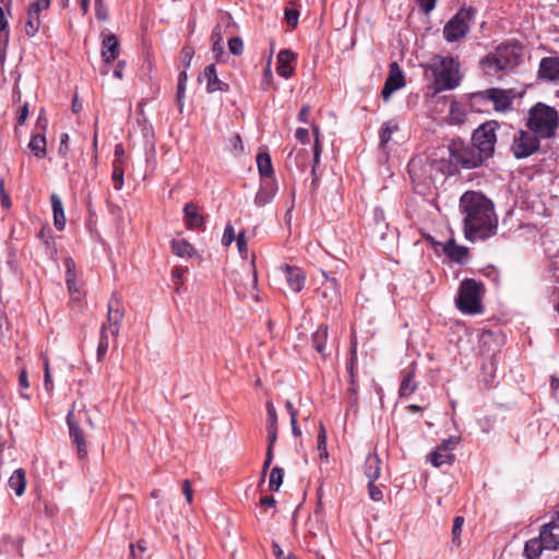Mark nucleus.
<instances>
[{"mask_svg": "<svg viewBox=\"0 0 559 559\" xmlns=\"http://www.w3.org/2000/svg\"><path fill=\"white\" fill-rule=\"evenodd\" d=\"M459 209L467 240H485L496 234L498 218L493 203L484 193L473 190L464 192L460 198Z\"/></svg>", "mask_w": 559, "mask_h": 559, "instance_id": "1", "label": "nucleus"}, {"mask_svg": "<svg viewBox=\"0 0 559 559\" xmlns=\"http://www.w3.org/2000/svg\"><path fill=\"white\" fill-rule=\"evenodd\" d=\"M445 167L444 160L425 154L414 156L407 165L412 181L427 189L444 176Z\"/></svg>", "mask_w": 559, "mask_h": 559, "instance_id": "2", "label": "nucleus"}, {"mask_svg": "<svg viewBox=\"0 0 559 559\" xmlns=\"http://www.w3.org/2000/svg\"><path fill=\"white\" fill-rule=\"evenodd\" d=\"M526 126L535 134L549 139L559 127L558 112L554 107L537 103L528 110Z\"/></svg>", "mask_w": 559, "mask_h": 559, "instance_id": "3", "label": "nucleus"}, {"mask_svg": "<svg viewBox=\"0 0 559 559\" xmlns=\"http://www.w3.org/2000/svg\"><path fill=\"white\" fill-rule=\"evenodd\" d=\"M483 294L484 285L480 282L473 278L463 280L455 299L456 308L465 314L480 313L483 311Z\"/></svg>", "mask_w": 559, "mask_h": 559, "instance_id": "4", "label": "nucleus"}, {"mask_svg": "<svg viewBox=\"0 0 559 559\" xmlns=\"http://www.w3.org/2000/svg\"><path fill=\"white\" fill-rule=\"evenodd\" d=\"M430 68L438 91L453 90L460 83L459 62L453 57L437 56Z\"/></svg>", "mask_w": 559, "mask_h": 559, "instance_id": "5", "label": "nucleus"}, {"mask_svg": "<svg viewBox=\"0 0 559 559\" xmlns=\"http://www.w3.org/2000/svg\"><path fill=\"white\" fill-rule=\"evenodd\" d=\"M498 130H500V124L495 120H489L481 123L472 134V143L477 154H479L485 162L495 154Z\"/></svg>", "mask_w": 559, "mask_h": 559, "instance_id": "6", "label": "nucleus"}, {"mask_svg": "<svg viewBox=\"0 0 559 559\" xmlns=\"http://www.w3.org/2000/svg\"><path fill=\"white\" fill-rule=\"evenodd\" d=\"M449 153L451 164L464 169L476 168L485 163L473 143H464L462 140H453L449 145Z\"/></svg>", "mask_w": 559, "mask_h": 559, "instance_id": "7", "label": "nucleus"}, {"mask_svg": "<svg viewBox=\"0 0 559 559\" xmlns=\"http://www.w3.org/2000/svg\"><path fill=\"white\" fill-rule=\"evenodd\" d=\"M475 9L462 8L453 15L443 27V36L447 41H456L468 33L471 22L475 16Z\"/></svg>", "mask_w": 559, "mask_h": 559, "instance_id": "8", "label": "nucleus"}, {"mask_svg": "<svg viewBox=\"0 0 559 559\" xmlns=\"http://www.w3.org/2000/svg\"><path fill=\"white\" fill-rule=\"evenodd\" d=\"M512 99L511 91L495 87L473 93L471 96L472 107L477 110H479V108H477L478 105L490 100L493 103L495 110L507 111L512 107Z\"/></svg>", "mask_w": 559, "mask_h": 559, "instance_id": "9", "label": "nucleus"}, {"mask_svg": "<svg viewBox=\"0 0 559 559\" xmlns=\"http://www.w3.org/2000/svg\"><path fill=\"white\" fill-rule=\"evenodd\" d=\"M519 63V56L508 48H498L496 53L487 56L483 60L485 70L489 74H498L501 71L513 69Z\"/></svg>", "mask_w": 559, "mask_h": 559, "instance_id": "10", "label": "nucleus"}, {"mask_svg": "<svg viewBox=\"0 0 559 559\" xmlns=\"http://www.w3.org/2000/svg\"><path fill=\"white\" fill-rule=\"evenodd\" d=\"M542 136L532 131H518L513 136L511 146L512 153L515 158H526L539 150V141Z\"/></svg>", "mask_w": 559, "mask_h": 559, "instance_id": "11", "label": "nucleus"}, {"mask_svg": "<svg viewBox=\"0 0 559 559\" xmlns=\"http://www.w3.org/2000/svg\"><path fill=\"white\" fill-rule=\"evenodd\" d=\"M460 440V437L454 436L442 440V442L428 454V461L436 467H441L444 464L452 465L455 461L453 450L459 444Z\"/></svg>", "mask_w": 559, "mask_h": 559, "instance_id": "12", "label": "nucleus"}, {"mask_svg": "<svg viewBox=\"0 0 559 559\" xmlns=\"http://www.w3.org/2000/svg\"><path fill=\"white\" fill-rule=\"evenodd\" d=\"M124 317V310L121 306L120 300L112 295L108 301V312H107V334L110 333L112 337H117L119 335L121 322Z\"/></svg>", "mask_w": 559, "mask_h": 559, "instance_id": "13", "label": "nucleus"}, {"mask_svg": "<svg viewBox=\"0 0 559 559\" xmlns=\"http://www.w3.org/2000/svg\"><path fill=\"white\" fill-rule=\"evenodd\" d=\"M50 0H36L33 2L27 11V20L25 23V33L27 36L33 37L40 26V12L49 8Z\"/></svg>", "mask_w": 559, "mask_h": 559, "instance_id": "14", "label": "nucleus"}, {"mask_svg": "<svg viewBox=\"0 0 559 559\" xmlns=\"http://www.w3.org/2000/svg\"><path fill=\"white\" fill-rule=\"evenodd\" d=\"M67 424L69 427V436L73 444L76 447L79 457H85L87 454L86 442L83 430L80 428L73 409L67 415Z\"/></svg>", "mask_w": 559, "mask_h": 559, "instance_id": "15", "label": "nucleus"}, {"mask_svg": "<svg viewBox=\"0 0 559 559\" xmlns=\"http://www.w3.org/2000/svg\"><path fill=\"white\" fill-rule=\"evenodd\" d=\"M404 85H405L404 74H403L401 68L399 67L397 62L394 61L390 64L389 75L385 80L384 86L381 92L383 99L389 100L391 95L395 91L402 88Z\"/></svg>", "mask_w": 559, "mask_h": 559, "instance_id": "16", "label": "nucleus"}, {"mask_svg": "<svg viewBox=\"0 0 559 559\" xmlns=\"http://www.w3.org/2000/svg\"><path fill=\"white\" fill-rule=\"evenodd\" d=\"M36 127L41 132L33 134L31 136V140L28 142V148L37 158H44L47 153L46 136L44 134L47 128V120L41 115H39L37 119Z\"/></svg>", "mask_w": 559, "mask_h": 559, "instance_id": "17", "label": "nucleus"}, {"mask_svg": "<svg viewBox=\"0 0 559 559\" xmlns=\"http://www.w3.org/2000/svg\"><path fill=\"white\" fill-rule=\"evenodd\" d=\"M277 183L275 180H261L260 188L254 197V204L263 207L271 203L277 193Z\"/></svg>", "mask_w": 559, "mask_h": 559, "instance_id": "18", "label": "nucleus"}, {"mask_svg": "<svg viewBox=\"0 0 559 559\" xmlns=\"http://www.w3.org/2000/svg\"><path fill=\"white\" fill-rule=\"evenodd\" d=\"M283 272L288 287L294 293H299L305 286L306 273L300 267L288 264L283 266Z\"/></svg>", "mask_w": 559, "mask_h": 559, "instance_id": "19", "label": "nucleus"}, {"mask_svg": "<svg viewBox=\"0 0 559 559\" xmlns=\"http://www.w3.org/2000/svg\"><path fill=\"white\" fill-rule=\"evenodd\" d=\"M120 53L119 41L116 35H104L102 40V59L105 63H110L118 58Z\"/></svg>", "mask_w": 559, "mask_h": 559, "instance_id": "20", "label": "nucleus"}, {"mask_svg": "<svg viewBox=\"0 0 559 559\" xmlns=\"http://www.w3.org/2000/svg\"><path fill=\"white\" fill-rule=\"evenodd\" d=\"M442 247L443 252L451 260L455 261L459 264H465L468 260V249L464 246H459L455 243L454 239H449L444 243H438Z\"/></svg>", "mask_w": 559, "mask_h": 559, "instance_id": "21", "label": "nucleus"}, {"mask_svg": "<svg viewBox=\"0 0 559 559\" xmlns=\"http://www.w3.org/2000/svg\"><path fill=\"white\" fill-rule=\"evenodd\" d=\"M203 78L206 80V92H227L229 86L227 83L218 79L216 68L214 64H209L204 68Z\"/></svg>", "mask_w": 559, "mask_h": 559, "instance_id": "22", "label": "nucleus"}, {"mask_svg": "<svg viewBox=\"0 0 559 559\" xmlns=\"http://www.w3.org/2000/svg\"><path fill=\"white\" fill-rule=\"evenodd\" d=\"M538 74L542 79L548 81L559 80V58L546 57L540 60Z\"/></svg>", "mask_w": 559, "mask_h": 559, "instance_id": "23", "label": "nucleus"}, {"mask_svg": "<svg viewBox=\"0 0 559 559\" xmlns=\"http://www.w3.org/2000/svg\"><path fill=\"white\" fill-rule=\"evenodd\" d=\"M542 535L546 544V549H559V523H556V518L551 522L542 526Z\"/></svg>", "mask_w": 559, "mask_h": 559, "instance_id": "24", "label": "nucleus"}, {"mask_svg": "<svg viewBox=\"0 0 559 559\" xmlns=\"http://www.w3.org/2000/svg\"><path fill=\"white\" fill-rule=\"evenodd\" d=\"M328 332L329 328L325 324H321L316 332L312 334V347L322 356L326 357L330 355L328 350Z\"/></svg>", "mask_w": 559, "mask_h": 559, "instance_id": "25", "label": "nucleus"}, {"mask_svg": "<svg viewBox=\"0 0 559 559\" xmlns=\"http://www.w3.org/2000/svg\"><path fill=\"white\" fill-rule=\"evenodd\" d=\"M295 59V55L293 51L288 49H283L277 55L278 67L276 71L278 75L282 78L288 79L292 76L294 72V68L292 67V61Z\"/></svg>", "mask_w": 559, "mask_h": 559, "instance_id": "26", "label": "nucleus"}, {"mask_svg": "<svg viewBox=\"0 0 559 559\" xmlns=\"http://www.w3.org/2000/svg\"><path fill=\"white\" fill-rule=\"evenodd\" d=\"M380 457L377 453H369L366 457L364 471L370 483H374L380 476Z\"/></svg>", "mask_w": 559, "mask_h": 559, "instance_id": "27", "label": "nucleus"}, {"mask_svg": "<svg viewBox=\"0 0 559 559\" xmlns=\"http://www.w3.org/2000/svg\"><path fill=\"white\" fill-rule=\"evenodd\" d=\"M50 201L53 213V225L59 231H61L64 229L66 226V215L62 201L56 193H52L50 195Z\"/></svg>", "mask_w": 559, "mask_h": 559, "instance_id": "28", "label": "nucleus"}, {"mask_svg": "<svg viewBox=\"0 0 559 559\" xmlns=\"http://www.w3.org/2000/svg\"><path fill=\"white\" fill-rule=\"evenodd\" d=\"M183 213L188 228L195 229L204 224V217L198 212V206L194 203H187Z\"/></svg>", "mask_w": 559, "mask_h": 559, "instance_id": "29", "label": "nucleus"}, {"mask_svg": "<svg viewBox=\"0 0 559 559\" xmlns=\"http://www.w3.org/2000/svg\"><path fill=\"white\" fill-rule=\"evenodd\" d=\"M257 166L261 180H273L274 169L271 162V156L266 152H261L257 155Z\"/></svg>", "mask_w": 559, "mask_h": 559, "instance_id": "30", "label": "nucleus"}, {"mask_svg": "<svg viewBox=\"0 0 559 559\" xmlns=\"http://www.w3.org/2000/svg\"><path fill=\"white\" fill-rule=\"evenodd\" d=\"M8 486L20 497L24 493L26 487V473L23 468L15 469L8 480Z\"/></svg>", "mask_w": 559, "mask_h": 559, "instance_id": "31", "label": "nucleus"}, {"mask_svg": "<svg viewBox=\"0 0 559 559\" xmlns=\"http://www.w3.org/2000/svg\"><path fill=\"white\" fill-rule=\"evenodd\" d=\"M543 549H546V544L540 531L538 537L532 538L525 543L524 554L527 559H538Z\"/></svg>", "mask_w": 559, "mask_h": 559, "instance_id": "32", "label": "nucleus"}, {"mask_svg": "<svg viewBox=\"0 0 559 559\" xmlns=\"http://www.w3.org/2000/svg\"><path fill=\"white\" fill-rule=\"evenodd\" d=\"M211 37H212V41H213L212 50L215 56V59H216V61H222L223 60L222 58L224 56H226V52L224 50L222 29H221L219 25H216L213 28Z\"/></svg>", "mask_w": 559, "mask_h": 559, "instance_id": "33", "label": "nucleus"}, {"mask_svg": "<svg viewBox=\"0 0 559 559\" xmlns=\"http://www.w3.org/2000/svg\"><path fill=\"white\" fill-rule=\"evenodd\" d=\"M173 252L180 258H191L195 250L186 239H175L171 241Z\"/></svg>", "mask_w": 559, "mask_h": 559, "instance_id": "34", "label": "nucleus"}, {"mask_svg": "<svg viewBox=\"0 0 559 559\" xmlns=\"http://www.w3.org/2000/svg\"><path fill=\"white\" fill-rule=\"evenodd\" d=\"M414 378H415L414 370L408 371L404 376V378L402 379L400 389H399L400 396L408 397L409 395H412L414 393V391L417 388V383L415 382Z\"/></svg>", "mask_w": 559, "mask_h": 559, "instance_id": "35", "label": "nucleus"}, {"mask_svg": "<svg viewBox=\"0 0 559 559\" xmlns=\"http://www.w3.org/2000/svg\"><path fill=\"white\" fill-rule=\"evenodd\" d=\"M449 117L455 124H462L465 121L466 114L461 103L453 100L450 104Z\"/></svg>", "mask_w": 559, "mask_h": 559, "instance_id": "36", "label": "nucleus"}, {"mask_svg": "<svg viewBox=\"0 0 559 559\" xmlns=\"http://www.w3.org/2000/svg\"><path fill=\"white\" fill-rule=\"evenodd\" d=\"M464 518L463 516H455L454 520H453V526H452V540H451V545H452V548H459L462 544V540H461V534H462V530H463V525H464Z\"/></svg>", "mask_w": 559, "mask_h": 559, "instance_id": "37", "label": "nucleus"}, {"mask_svg": "<svg viewBox=\"0 0 559 559\" xmlns=\"http://www.w3.org/2000/svg\"><path fill=\"white\" fill-rule=\"evenodd\" d=\"M109 348V342H108V334H107V325L102 324L100 326V335H99V342L97 346V359L103 360V358L106 356Z\"/></svg>", "mask_w": 559, "mask_h": 559, "instance_id": "38", "label": "nucleus"}, {"mask_svg": "<svg viewBox=\"0 0 559 559\" xmlns=\"http://www.w3.org/2000/svg\"><path fill=\"white\" fill-rule=\"evenodd\" d=\"M284 478V469L275 466L272 468L270 473V480H269V487L272 491H277L283 484Z\"/></svg>", "mask_w": 559, "mask_h": 559, "instance_id": "39", "label": "nucleus"}, {"mask_svg": "<svg viewBox=\"0 0 559 559\" xmlns=\"http://www.w3.org/2000/svg\"><path fill=\"white\" fill-rule=\"evenodd\" d=\"M397 129L396 124H392L391 122H385L382 124L380 130V147L385 148L386 144L391 140L393 132Z\"/></svg>", "mask_w": 559, "mask_h": 559, "instance_id": "40", "label": "nucleus"}, {"mask_svg": "<svg viewBox=\"0 0 559 559\" xmlns=\"http://www.w3.org/2000/svg\"><path fill=\"white\" fill-rule=\"evenodd\" d=\"M123 169L121 166L118 165L117 162L114 163V168H112V182H114V188L116 190H121L122 187H123Z\"/></svg>", "mask_w": 559, "mask_h": 559, "instance_id": "41", "label": "nucleus"}, {"mask_svg": "<svg viewBox=\"0 0 559 559\" xmlns=\"http://www.w3.org/2000/svg\"><path fill=\"white\" fill-rule=\"evenodd\" d=\"M373 219H374L376 227L378 228V231L380 233L381 237H383L384 230L388 227V225L385 223L383 210L376 207L373 211Z\"/></svg>", "mask_w": 559, "mask_h": 559, "instance_id": "42", "label": "nucleus"}, {"mask_svg": "<svg viewBox=\"0 0 559 559\" xmlns=\"http://www.w3.org/2000/svg\"><path fill=\"white\" fill-rule=\"evenodd\" d=\"M318 449L320 451V457H328V451H326V432L324 429V426L320 425V431L318 435Z\"/></svg>", "mask_w": 559, "mask_h": 559, "instance_id": "43", "label": "nucleus"}, {"mask_svg": "<svg viewBox=\"0 0 559 559\" xmlns=\"http://www.w3.org/2000/svg\"><path fill=\"white\" fill-rule=\"evenodd\" d=\"M228 49L235 56H241L243 52V41L240 37H231L228 40Z\"/></svg>", "mask_w": 559, "mask_h": 559, "instance_id": "44", "label": "nucleus"}, {"mask_svg": "<svg viewBox=\"0 0 559 559\" xmlns=\"http://www.w3.org/2000/svg\"><path fill=\"white\" fill-rule=\"evenodd\" d=\"M321 153H322L321 143H320V141H316V143L313 144V164H312V170H311L313 176H316V168H317V165L320 163ZM316 180H317V177L313 178V181H312L313 185L316 183Z\"/></svg>", "mask_w": 559, "mask_h": 559, "instance_id": "45", "label": "nucleus"}, {"mask_svg": "<svg viewBox=\"0 0 559 559\" xmlns=\"http://www.w3.org/2000/svg\"><path fill=\"white\" fill-rule=\"evenodd\" d=\"M193 56L194 49L191 46H185L181 49L180 58L186 69L190 67Z\"/></svg>", "mask_w": 559, "mask_h": 559, "instance_id": "46", "label": "nucleus"}, {"mask_svg": "<svg viewBox=\"0 0 559 559\" xmlns=\"http://www.w3.org/2000/svg\"><path fill=\"white\" fill-rule=\"evenodd\" d=\"M267 427H277V414L272 402H266Z\"/></svg>", "mask_w": 559, "mask_h": 559, "instance_id": "47", "label": "nucleus"}, {"mask_svg": "<svg viewBox=\"0 0 559 559\" xmlns=\"http://www.w3.org/2000/svg\"><path fill=\"white\" fill-rule=\"evenodd\" d=\"M235 230H234V227L231 226V224H227L225 229H224V234H223V238H222V243L226 247L230 246L233 243V241L235 240Z\"/></svg>", "mask_w": 559, "mask_h": 559, "instance_id": "48", "label": "nucleus"}, {"mask_svg": "<svg viewBox=\"0 0 559 559\" xmlns=\"http://www.w3.org/2000/svg\"><path fill=\"white\" fill-rule=\"evenodd\" d=\"M298 19H299V12L297 10H295V9H286L285 10V20L289 26L296 27L298 24Z\"/></svg>", "mask_w": 559, "mask_h": 559, "instance_id": "49", "label": "nucleus"}, {"mask_svg": "<svg viewBox=\"0 0 559 559\" xmlns=\"http://www.w3.org/2000/svg\"><path fill=\"white\" fill-rule=\"evenodd\" d=\"M368 491H369V497L371 500H373V501L382 500V498H383L382 490L378 486H376L374 483L369 481Z\"/></svg>", "mask_w": 559, "mask_h": 559, "instance_id": "50", "label": "nucleus"}, {"mask_svg": "<svg viewBox=\"0 0 559 559\" xmlns=\"http://www.w3.org/2000/svg\"><path fill=\"white\" fill-rule=\"evenodd\" d=\"M95 15L100 21L107 20V9L105 8L103 0H95Z\"/></svg>", "mask_w": 559, "mask_h": 559, "instance_id": "51", "label": "nucleus"}, {"mask_svg": "<svg viewBox=\"0 0 559 559\" xmlns=\"http://www.w3.org/2000/svg\"><path fill=\"white\" fill-rule=\"evenodd\" d=\"M236 241H237V247H238L239 253L241 255L247 254L248 247H247V239H246L245 231H241L238 234Z\"/></svg>", "mask_w": 559, "mask_h": 559, "instance_id": "52", "label": "nucleus"}, {"mask_svg": "<svg viewBox=\"0 0 559 559\" xmlns=\"http://www.w3.org/2000/svg\"><path fill=\"white\" fill-rule=\"evenodd\" d=\"M182 491H183V495L186 497L187 502L191 503L192 502L193 490H192V485H191L189 479H185L183 480V483H182Z\"/></svg>", "mask_w": 559, "mask_h": 559, "instance_id": "53", "label": "nucleus"}, {"mask_svg": "<svg viewBox=\"0 0 559 559\" xmlns=\"http://www.w3.org/2000/svg\"><path fill=\"white\" fill-rule=\"evenodd\" d=\"M309 114H310V106L309 105L302 106L301 109L299 110V114L297 117L298 121L301 123H310Z\"/></svg>", "mask_w": 559, "mask_h": 559, "instance_id": "54", "label": "nucleus"}, {"mask_svg": "<svg viewBox=\"0 0 559 559\" xmlns=\"http://www.w3.org/2000/svg\"><path fill=\"white\" fill-rule=\"evenodd\" d=\"M277 439V427H267V448H274Z\"/></svg>", "mask_w": 559, "mask_h": 559, "instance_id": "55", "label": "nucleus"}, {"mask_svg": "<svg viewBox=\"0 0 559 559\" xmlns=\"http://www.w3.org/2000/svg\"><path fill=\"white\" fill-rule=\"evenodd\" d=\"M295 136L300 143L305 144L309 141V130L306 128H298Z\"/></svg>", "mask_w": 559, "mask_h": 559, "instance_id": "56", "label": "nucleus"}, {"mask_svg": "<svg viewBox=\"0 0 559 559\" xmlns=\"http://www.w3.org/2000/svg\"><path fill=\"white\" fill-rule=\"evenodd\" d=\"M19 385L20 388L26 390L29 388L28 374L26 369H22L19 374Z\"/></svg>", "mask_w": 559, "mask_h": 559, "instance_id": "57", "label": "nucleus"}, {"mask_svg": "<svg viewBox=\"0 0 559 559\" xmlns=\"http://www.w3.org/2000/svg\"><path fill=\"white\" fill-rule=\"evenodd\" d=\"M66 283H67L68 289L71 294H73L74 292H78V288L75 286V274L74 273L66 274Z\"/></svg>", "mask_w": 559, "mask_h": 559, "instance_id": "58", "label": "nucleus"}, {"mask_svg": "<svg viewBox=\"0 0 559 559\" xmlns=\"http://www.w3.org/2000/svg\"><path fill=\"white\" fill-rule=\"evenodd\" d=\"M437 0H419V4L426 13L432 11L436 7Z\"/></svg>", "mask_w": 559, "mask_h": 559, "instance_id": "59", "label": "nucleus"}, {"mask_svg": "<svg viewBox=\"0 0 559 559\" xmlns=\"http://www.w3.org/2000/svg\"><path fill=\"white\" fill-rule=\"evenodd\" d=\"M44 386L48 393H50L53 389L50 370H47V372H44Z\"/></svg>", "mask_w": 559, "mask_h": 559, "instance_id": "60", "label": "nucleus"}, {"mask_svg": "<svg viewBox=\"0 0 559 559\" xmlns=\"http://www.w3.org/2000/svg\"><path fill=\"white\" fill-rule=\"evenodd\" d=\"M28 116V105L24 104L21 108L20 115L17 117V123L20 126L24 124Z\"/></svg>", "mask_w": 559, "mask_h": 559, "instance_id": "61", "label": "nucleus"}, {"mask_svg": "<svg viewBox=\"0 0 559 559\" xmlns=\"http://www.w3.org/2000/svg\"><path fill=\"white\" fill-rule=\"evenodd\" d=\"M9 545H10V546H12L13 548H15V549H16V551H20V548H21V546H20V542L14 540V539H13L12 537H10V536H5V537L3 538V540H2V546H3V547H7V546H9Z\"/></svg>", "mask_w": 559, "mask_h": 559, "instance_id": "62", "label": "nucleus"}, {"mask_svg": "<svg viewBox=\"0 0 559 559\" xmlns=\"http://www.w3.org/2000/svg\"><path fill=\"white\" fill-rule=\"evenodd\" d=\"M185 271L186 270L182 269V267H176L173 271V278H174L176 284H180L182 282V276H183Z\"/></svg>", "mask_w": 559, "mask_h": 559, "instance_id": "63", "label": "nucleus"}, {"mask_svg": "<svg viewBox=\"0 0 559 559\" xmlns=\"http://www.w3.org/2000/svg\"><path fill=\"white\" fill-rule=\"evenodd\" d=\"M126 62L119 61L114 70V76L117 79L123 78V70H124Z\"/></svg>", "mask_w": 559, "mask_h": 559, "instance_id": "64", "label": "nucleus"}]
</instances>
